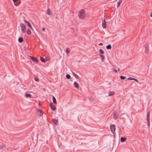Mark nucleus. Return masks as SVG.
<instances>
[{
	"mask_svg": "<svg viewBox=\"0 0 152 152\" xmlns=\"http://www.w3.org/2000/svg\"><path fill=\"white\" fill-rule=\"evenodd\" d=\"M74 85L76 88H79V85L76 82H74Z\"/></svg>",
	"mask_w": 152,
	"mask_h": 152,
	"instance_id": "12",
	"label": "nucleus"
},
{
	"mask_svg": "<svg viewBox=\"0 0 152 152\" xmlns=\"http://www.w3.org/2000/svg\"><path fill=\"white\" fill-rule=\"evenodd\" d=\"M23 40V39L21 37H20L18 39V41L20 43H21Z\"/></svg>",
	"mask_w": 152,
	"mask_h": 152,
	"instance_id": "16",
	"label": "nucleus"
},
{
	"mask_svg": "<svg viewBox=\"0 0 152 152\" xmlns=\"http://www.w3.org/2000/svg\"><path fill=\"white\" fill-rule=\"evenodd\" d=\"M115 93L113 92H110L109 93V95L110 96H112L115 94Z\"/></svg>",
	"mask_w": 152,
	"mask_h": 152,
	"instance_id": "19",
	"label": "nucleus"
},
{
	"mask_svg": "<svg viewBox=\"0 0 152 152\" xmlns=\"http://www.w3.org/2000/svg\"><path fill=\"white\" fill-rule=\"evenodd\" d=\"M120 140L121 142H123L126 140V139L124 137H121Z\"/></svg>",
	"mask_w": 152,
	"mask_h": 152,
	"instance_id": "14",
	"label": "nucleus"
},
{
	"mask_svg": "<svg viewBox=\"0 0 152 152\" xmlns=\"http://www.w3.org/2000/svg\"><path fill=\"white\" fill-rule=\"evenodd\" d=\"M24 21H25V22L27 24V25L31 29H32V26H31V25L30 23L28 22L26 20H25Z\"/></svg>",
	"mask_w": 152,
	"mask_h": 152,
	"instance_id": "9",
	"label": "nucleus"
},
{
	"mask_svg": "<svg viewBox=\"0 0 152 152\" xmlns=\"http://www.w3.org/2000/svg\"><path fill=\"white\" fill-rule=\"evenodd\" d=\"M135 80L137 83H138L139 82L138 80H137V79H136Z\"/></svg>",
	"mask_w": 152,
	"mask_h": 152,
	"instance_id": "38",
	"label": "nucleus"
},
{
	"mask_svg": "<svg viewBox=\"0 0 152 152\" xmlns=\"http://www.w3.org/2000/svg\"><path fill=\"white\" fill-rule=\"evenodd\" d=\"M66 52L68 54L69 53V51L68 50V48H66Z\"/></svg>",
	"mask_w": 152,
	"mask_h": 152,
	"instance_id": "31",
	"label": "nucleus"
},
{
	"mask_svg": "<svg viewBox=\"0 0 152 152\" xmlns=\"http://www.w3.org/2000/svg\"><path fill=\"white\" fill-rule=\"evenodd\" d=\"M145 52L146 53H148L149 51V49H148V45H146V46H145Z\"/></svg>",
	"mask_w": 152,
	"mask_h": 152,
	"instance_id": "11",
	"label": "nucleus"
},
{
	"mask_svg": "<svg viewBox=\"0 0 152 152\" xmlns=\"http://www.w3.org/2000/svg\"><path fill=\"white\" fill-rule=\"evenodd\" d=\"M128 80H132V78L131 77H129L128 78Z\"/></svg>",
	"mask_w": 152,
	"mask_h": 152,
	"instance_id": "35",
	"label": "nucleus"
},
{
	"mask_svg": "<svg viewBox=\"0 0 152 152\" xmlns=\"http://www.w3.org/2000/svg\"><path fill=\"white\" fill-rule=\"evenodd\" d=\"M102 26L104 28L106 27L105 21L104 20V21H102Z\"/></svg>",
	"mask_w": 152,
	"mask_h": 152,
	"instance_id": "10",
	"label": "nucleus"
},
{
	"mask_svg": "<svg viewBox=\"0 0 152 152\" xmlns=\"http://www.w3.org/2000/svg\"><path fill=\"white\" fill-rule=\"evenodd\" d=\"M25 96L26 97H31V94H25Z\"/></svg>",
	"mask_w": 152,
	"mask_h": 152,
	"instance_id": "17",
	"label": "nucleus"
},
{
	"mask_svg": "<svg viewBox=\"0 0 152 152\" xmlns=\"http://www.w3.org/2000/svg\"><path fill=\"white\" fill-rule=\"evenodd\" d=\"M122 0H119L117 2V7H119L121 2H122Z\"/></svg>",
	"mask_w": 152,
	"mask_h": 152,
	"instance_id": "13",
	"label": "nucleus"
},
{
	"mask_svg": "<svg viewBox=\"0 0 152 152\" xmlns=\"http://www.w3.org/2000/svg\"><path fill=\"white\" fill-rule=\"evenodd\" d=\"M106 48L107 49H110L111 48V46L110 45H108L106 47Z\"/></svg>",
	"mask_w": 152,
	"mask_h": 152,
	"instance_id": "18",
	"label": "nucleus"
},
{
	"mask_svg": "<svg viewBox=\"0 0 152 152\" xmlns=\"http://www.w3.org/2000/svg\"><path fill=\"white\" fill-rule=\"evenodd\" d=\"M5 145L4 144L0 145V149L2 148L5 147Z\"/></svg>",
	"mask_w": 152,
	"mask_h": 152,
	"instance_id": "25",
	"label": "nucleus"
},
{
	"mask_svg": "<svg viewBox=\"0 0 152 152\" xmlns=\"http://www.w3.org/2000/svg\"><path fill=\"white\" fill-rule=\"evenodd\" d=\"M35 80L36 81H38L39 80V79L37 78H35Z\"/></svg>",
	"mask_w": 152,
	"mask_h": 152,
	"instance_id": "33",
	"label": "nucleus"
},
{
	"mask_svg": "<svg viewBox=\"0 0 152 152\" xmlns=\"http://www.w3.org/2000/svg\"><path fill=\"white\" fill-rule=\"evenodd\" d=\"M113 70L115 72H118V70H116V69H114ZM118 71H120V69H118Z\"/></svg>",
	"mask_w": 152,
	"mask_h": 152,
	"instance_id": "30",
	"label": "nucleus"
},
{
	"mask_svg": "<svg viewBox=\"0 0 152 152\" xmlns=\"http://www.w3.org/2000/svg\"><path fill=\"white\" fill-rule=\"evenodd\" d=\"M113 118L115 119H116L117 118V115L116 112H114L113 113Z\"/></svg>",
	"mask_w": 152,
	"mask_h": 152,
	"instance_id": "6",
	"label": "nucleus"
},
{
	"mask_svg": "<svg viewBox=\"0 0 152 152\" xmlns=\"http://www.w3.org/2000/svg\"><path fill=\"white\" fill-rule=\"evenodd\" d=\"M42 30L43 31H45V28L44 27H43L42 28Z\"/></svg>",
	"mask_w": 152,
	"mask_h": 152,
	"instance_id": "37",
	"label": "nucleus"
},
{
	"mask_svg": "<svg viewBox=\"0 0 152 152\" xmlns=\"http://www.w3.org/2000/svg\"><path fill=\"white\" fill-rule=\"evenodd\" d=\"M47 14L48 15H50L51 14V12L50 10V9L49 8H48L47 10Z\"/></svg>",
	"mask_w": 152,
	"mask_h": 152,
	"instance_id": "8",
	"label": "nucleus"
},
{
	"mask_svg": "<svg viewBox=\"0 0 152 152\" xmlns=\"http://www.w3.org/2000/svg\"><path fill=\"white\" fill-rule=\"evenodd\" d=\"M150 16L151 17H152V12H151V15H150Z\"/></svg>",
	"mask_w": 152,
	"mask_h": 152,
	"instance_id": "41",
	"label": "nucleus"
},
{
	"mask_svg": "<svg viewBox=\"0 0 152 152\" xmlns=\"http://www.w3.org/2000/svg\"><path fill=\"white\" fill-rule=\"evenodd\" d=\"M39 112L40 113L39 115L40 116H42V110H39Z\"/></svg>",
	"mask_w": 152,
	"mask_h": 152,
	"instance_id": "27",
	"label": "nucleus"
},
{
	"mask_svg": "<svg viewBox=\"0 0 152 152\" xmlns=\"http://www.w3.org/2000/svg\"><path fill=\"white\" fill-rule=\"evenodd\" d=\"M52 121L54 123V124H55L56 125L58 123V121L57 120L53 118L52 119Z\"/></svg>",
	"mask_w": 152,
	"mask_h": 152,
	"instance_id": "7",
	"label": "nucleus"
},
{
	"mask_svg": "<svg viewBox=\"0 0 152 152\" xmlns=\"http://www.w3.org/2000/svg\"><path fill=\"white\" fill-rule=\"evenodd\" d=\"M73 75L76 78H79V76L77 75H76L74 72H72Z\"/></svg>",
	"mask_w": 152,
	"mask_h": 152,
	"instance_id": "23",
	"label": "nucleus"
},
{
	"mask_svg": "<svg viewBox=\"0 0 152 152\" xmlns=\"http://www.w3.org/2000/svg\"><path fill=\"white\" fill-rule=\"evenodd\" d=\"M40 60L42 62H45V59L42 57H40Z\"/></svg>",
	"mask_w": 152,
	"mask_h": 152,
	"instance_id": "24",
	"label": "nucleus"
},
{
	"mask_svg": "<svg viewBox=\"0 0 152 152\" xmlns=\"http://www.w3.org/2000/svg\"><path fill=\"white\" fill-rule=\"evenodd\" d=\"M120 78L121 79L124 80V79L126 78V77H125V76H120Z\"/></svg>",
	"mask_w": 152,
	"mask_h": 152,
	"instance_id": "29",
	"label": "nucleus"
},
{
	"mask_svg": "<svg viewBox=\"0 0 152 152\" xmlns=\"http://www.w3.org/2000/svg\"><path fill=\"white\" fill-rule=\"evenodd\" d=\"M135 79H135V78H132V80H135Z\"/></svg>",
	"mask_w": 152,
	"mask_h": 152,
	"instance_id": "40",
	"label": "nucleus"
},
{
	"mask_svg": "<svg viewBox=\"0 0 152 152\" xmlns=\"http://www.w3.org/2000/svg\"><path fill=\"white\" fill-rule=\"evenodd\" d=\"M20 4V3H17L16 4H15V5L16 6H18L19 4Z\"/></svg>",
	"mask_w": 152,
	"mask_h": 152,
	"instance_id": "34",
	"label": "nucleus"
},
{
	"mask_svg": "<svg viewBox=\"0 0 152 152\" xmlns=\"http://www.w3.org/2000/svg\"><path fill=\"white\" fill-rule=\"evenodd\" d=\"M50 106L52 110H56V107L53 105L52 103H50Z\"/></svg>",
	"mask_w": 152,
	"mask_h": 152,
	"instance_id": "4",
	"label": "nucleus"
},
{
	"mask_svg": "<svg viewBox=\"0 0 152 152\" xmlns=\"http://www.w3.org/2000/svg\"><path fill=\"white\" fill-rule=\"evenodd\" d=\"M31 58L34 62L36 63L38 62V60L36 58L31 56Z\"/></svg>",
	"mask_w": 152,
	"mask_h": 152,
	"instance_id": "5",
	"label": "nucleus"
},
{
	"mask_svg": "<svg viewBox=\"0 0 152 152\" xmlns=\"http://www.w3.org/2000/svg\"><path fill=\"white\" fill-rule=\"evenodd\" d=\"M78 16L81 19L83 18L85 16V11L83 10H80L79 12Z\"/></svg>",
	"mask_w": 152,
	"mask_h": 152,
	"instance_id": "1",
	"label": "nucleus"
},
{
	"mask_svg": "<svg viewBox=\"0 0 152 152\" xmlns=\"http://www.w3.org/2000/svg\"><path fill=\"white\" fill-rule=\"evenodd\" d=\"M22 32L23 33H25L26 32V26L23 23H21L20 24Z\"/></svg>",
	"mask_w": 152,
	"mask_h": 152,
	"instance_id": "2",
	"label": "nucleus"
},
{
	"mask_svg": "<svg viewBox=\"0 0 152 152\" xmlns=\"http://www.w3.org/2000/svg\"><path fill=\"white\" fill-rule=\"evenodd\" d=\"M18 1V0H13V1L14 3H15V2H16Z\"/></svg>",
	"mask_w": 152,
	"mask_h": 152,
	"instance_id": "36",
	"label": "nucleus"
},
{
	"mask_svg": "<svg viewBox=\"0 0 152 152\" xmlns=\"http://www.w3.org/2000/svg\"><path fill=\"white\" fill-rule=\"evenodd\" d=\"M111 132L113 133L115 130V126L114 125H111L110 126Z\"/></svg>",
	"mask_w": 152,
	"mask_h": 152,
	"instance_id": "3",
	"label": "nucleus"
},
{
	"mask_svg": "<svg viewBox=\"0 0 152 152\" xmlns=\"http://www.w3.org/2000/svg\"><path fill=\"white\" fill-rule=\"evenodd\" d=\"M66 77L67 79H69L70 77V76L69 74H67L66 75Z\"/></svg>",
	"mask_w": 152,
	"mask_h": 152,
	"instance_id": "26",
	"label": "nucleus"
},
{
	"mask_svg": "<svg viewBox=\"0 0 152 152\" xmlns=\"http://www.w3.org/2000/svg\"><path fill=\"white\" fill-rule=\"evenodd\" d=\"M99 55L101 58L102 60V61H103L105 59V56H104L100 54H99Z\"/></svg>",
	"mask_w": 152,
	"mask_h": 152,
	"instance_id": "21",
	"label": "nucleus"
},
{
	"mask_svg": "<svg viewBox=\"0 0 152 152\" xmlns=\"http://www.w3.org/2000/svg\"><path fill=\"white\" fill-rule=\"evenodd\" d=\"M99 45H103V44L101 43H100L99 44Z\"/></svg>",
	"mask_w": 152,
	"mask_h": 152,
	"instance_id": "39",
	"label": "nucleus"
},
{
	"mask_svg": "<svg viewBox=\"0 0 152 152\" xmlns=\"http://www.w3.org/2000/svg\"><path fill=\"white\" fill-rule=\"evenodd\" d=\"M53 102L54 103H56V98L53 96Z\"/></svg>",
	"mask_w": 152,
	"mask_h": 152,
	"instance_id": "20",
	"label": "nucleus"
},
{
	"mask_svg": "<svg viewBox=\"0 0 152 152\" xmlns=\"http://www.w3.org/2000/svg\"><path fill=\"white\" fill-rule=\"evenodd\" d=\"M99 52L100 53L103 54L104 53V51L102 49H100L99 50Z\"/></svg>",
	"mask_w": 152,
	"mask_h": 152,
	"instance_id": "28",
	"label": "nucleus"
},
{
	"mask_svg": "<svg viewBox=\"0 0 152 152\" xmlns=\"http://www.w3.org/2000/svg\"><path fill=\"white\" fill-rule=\"evenodd\" d=\"M147 121H148V126H149L150 124V120Z\"/></svg>",
	"mask_w": 152,
	"mask_h": 152,
	"instance_id": "32",
	"label": "nucleus"
},
{
	"mask_svg": "<svg viewBox=\"0 0 152 152\" xmlns=\"http://www.w3.org/2000/svg\"><path fill=\"white\" fill-rule=\"evenodd\" d=\"M149 116H150V113L149 112H148L147 115V121L150 120L149 119Z\"/></svg>",
	"mask_w": 152,
	"mask_h": 152,
	"instance_id": "15",
	"label": "nucleus"
},
{
	"mask_svg": "<svg viewBox=\"0 0 152 152\" xmlns=\"http://www.w3.org/2000/svg\"><path fill=\"white\" fill-rule=\"evenodd\" d=\"M26 32L27 34H30L31 33V31L30 30L28 29H27Z\"/></svg>",
	"mask_w": 152,
	"mask_h": 152,
	"instance_id": "22",
	"label": "nucleus"
}]
</instances>
